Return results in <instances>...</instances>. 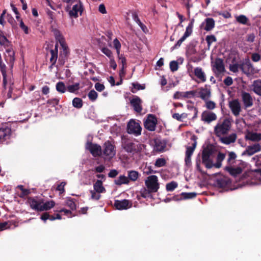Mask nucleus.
Listing matches in <instances>:
<instances>
[{"label": "nucleus", "mask_w": 261, "mask_h": 261, "mask_svg": "<svg viewBox=\"0 0 261 261\" xmlns=\"http://www.w3.org/2000/svg\"><path fill=\"white\" fill-rule=\"evenodd\" d=\"M0 70L3 75V84L5 86L7 83V67L4 63L0 65Z\"/></svg>", "instance_id": "33"}, {"label": "nucleus", "mask_w": 261, "mask_h": 261, "mask_svg": "<svg viewBox=\"0 0 261 261\" xmlns=\"http://www.w3.org/2000/svg\"><path fill=\"white\" fill-rule=\"evenodd\" d=\"M246 164L245 162L241 161L239 167H233L231 166H227L225 167V170L231 176L237 177L242 173L243 169L245 168Z\"/></svg>", "instance_id": "11"}, {"label": "nucleus", "mask_w": 261, "mask_h": 261, "mask_svg": "<svg viewBox=\"0 0 261 261\" xmlns=\"http://www.w3.org/2000/svg\"><path fill=\"white\" fill-rule=\"evenodd\" d=\"M154 150L160 152L164 151L165 148L166 146V142L164 140L156 138L154 139Z\"/></svg>", "instance_id": "23"}, {"label": "nucleus", "mask_w": 261, "mask_h": 261, "mask_svg": "<svg viewBox=\"0 0 261 261\" xmlns=\"http://www.w3.org/2000/svg\"><path fill=\"white\" fill-rule=\"evenodd\" d=\"M66 206H68L70 208V210L66 209V217L71 218L77 215L76 205L70 197L66 198Z\"/></svg>", "instance_id": "13"}, {"label": "nucleus", "mask_w": 261, "mask_h": 261, "mask_svg": "<svg viewBox=\"0 0 261 261\" xmlns=\"http://www.w3.org/2000/svg\"><path fill=\"white\" fill-rule=\"evenodd\" d=\"M231 122L228 118L219 121L214 127V132L218 138L228 134L231 128Z\"/></svg>", "instance_id": "2"}, {"label": "nucleus", "mask_w": 261, "mask_h": 261, "mask_svg": "<svg viewBox=\"0 0 261 261\" xmlns=\"http://www.w3.org/2000/svg\"><path fill=\"white\" fill-rule=\"evenodd\" d=\"M43 199L38 197H29L27 199V203L32 209L37 212L42 211V204Z\"/></svg>", "instance_id": "10"}, {"label": "nucleus", "mask_w": 261, "mask_h": 261, "mask_svg": "<svg viewBox=\"0 0 261 261\" xmlns=\"http://www.w3.org/2000/svg\"><path fill=\"white\" fill-rule=\"evenodd\" d=\"M166 164V161L164 158H158L156 160L154 165L157 167H162L165 166Z\"/></svg>", "instance_id": "50"}, {"label": "nucleus", "mask_w": 261, "mask_h": 261, "mask_svg": "<svg viewBox=\"0 0 261 261\" xmlns=\"http://www.w3.org/2000/svg\"><path fill=\"white\" fill-rule=\"evenodd\" d=\"M101 52L107 56L109 59L113 58L112 51L108 47H102L101 49Z\"/></svg>", "instance_id": "54"}, {"label": "nucleus", "mask_w": 261, "mask_h": 261, "mask_svg": "<svg viewBox=\"0 0 261 261\" xmlns=\"http://www.w3.org/2000/svg\"><path fill=\"white\" fill-rule=\"evenodd\" d=\"M118 58L119 60L120 61V63L122 64V67H125L126 65V59L125 57H124L123 55L120 54H117Z\"/></svg>", "instance_id": "62"}, {"label": "nucleus", "mask_w": 261, "mask_h": 261, "mask_svg": "<svg viewBox=\"0 0 261 261\" xmlns=\"http://www.w3.org/2000/svg\"><path fill=\"white\" fill-rule=\"evenodd\" d=\"M214 148L213 147L208 145L203 148L202 152V162L206 168L210 169L213 167L212 160L210 159L211 156L214 152Z\"/></svg>", "instance_id": "4"}, {"label": "nucleus", "mask_w": 261, "mask_h": 261, "mask_svg": "<svg viewBox=\"0 0 261 261\" xmlns=\"http://www.w3.org/2000/svg\"><path fill=\"white\" fill-rule=\"evenodd\" d=\"M261 149L259 144H254L252 145L248 146L246 150L243 152L242 155H248L251 156L255 153L259 151Z\"/></svg>", "instance_id": "21"}, {"label": "nucleus", "mask_w": 261, "mask_h": 261, "mask_svg": "<svg viewBox=\"0 0 261 261\" xmlns=\"http://www.w3.org/2000/svg\"><path fill=\"white\" fill-rule=\"evenodd\" d=\"M55 204V203L53 200L44 202V200H43L42 204V211H47L50 209L54 206Z\"/></svg>", "instance_id": "34"}, {"label": "nucleus", "mask_w": 261, "mask_h": 261, "mask_svg": "<svg viewBox=\"0 0 261 261\" xmlns=\"http://www.w3.org/2000/svg\"><path fill=\"white\" fill-rule=\"evenodd\" d=\"M139 176V173L135 170L128 171V179L135 181L137 180Z\"/></svg>", "instance_id": "39"}, {"label": "nucleus", "mask_w": 261, "mask_h": 261, "mask_svg": "<svg viewBox=\"0 0 261 261\" xmlns=\"http://www.w3.org/2000/svg\"><path fill=\"white\" fill-rule=\"evenodd\" d=\"M217 119V115L215 113L205 111L201 114V120L207 123Z\"/></svg>", "instance_id": "20"}, {"label": "nucleus", "mask_w": 261, "mask_h": 261, "mask_svg": "<svg viewBox=\"0 0 261 261\" xmlns=\"http://www.w3.org/2000/svg\"><path fill=\"white\" fill-rule=\"evenodd\" d=\"M214 67L216 69L219 73H221L225 71V67L223 60L220 58L215 60Z\"/></svg>", "instance_id": "27"}, {"label": "nucleus", "mask_w": 261, "mask_h": 261, "mask_svg": "<svg viewBox=\"0 0 261 261\" xmlns=\"http://www.w3.org/2000/svg\"><path fill=\"white\" fill-rule=\"evenodd\" d=\"M0 45L4 46L6 49L7 55H5V60L9 65L11 68H12L15 61V52L12 48L11 42L7 38L3 31L0 30Z\"/></svg>", "instance_id": "1"}, {"label": "nucleus", "mask_w": 261, "mask_h": 261, "mask_svg": "<svg viewBox=\"0 0 261 261\" xmlns=\"http://www.w3.org/2000/svg\"><path fill=\"white\" fill-rule=\"evenodd\" d=\"M52 32L54 33L57 42L60 43L63 51H65V42L64 38L61 35L60 31L56 29H53Z\"/></svg>", "instance_id": "24"}, {"label": "nucleus", "mask_w": 261, "mask_h": 261, "mask_svg": "<svg viewBox=\"0 0 261 261\" xmlns=\"http://www.w3.org/2000/svg\"><path fill=\"white\" fill-rule=\"evenodd\" d=\"M240 64H233L232 65H230L229 66V70L234 72L236 73L238 72L239 68H240Z\"/></svg>", "instance_id": "64"}, {"label": "nucleus", "mask_w": 261, "mask_h": 261, "mask_svg": "<svg viewBox=\"0 0 261 261\" xmlns=\"http://www.w3.org/2000/svg\"><path fill=\"white\" fill-rule=\"evenodd\" d=\"M252 86L254 93L261 96V80L254 81Z\"/></svg>", "instance_id": "32"}, {"label": "nucleus", "mask_w": 261, "mask_h": 261, "mask_svg": "<svg viewBox=\"0 0 261 261\" xmlns=\"http://www.w3.org/2000/svg\"><path fill=\"white\" fill-rule=\"evenodd\" d=\"M228 106L232 113L235 116L239 115L240 112L241 111V107L240 103L238 99H233L232 100L230 101L229 102Z\"/></svg>", "instance_id": "17"}, {"label": "nucleus", "mask_w": 261, "mask_h": 261, "mask_svg": "<svg viewBox=\"0 0 261 261\" xmlns=\"http://www.w3.org/2000/svg\"><path fill=\"white\" fill-rule=\"evenodd\" d=\"M240 69L246 75H250L254 72L253 66L248 58L245 59L240 63Z\"/></svg>", "instance_id": "12"}, {"label": "nucleus", "mask_w": 261, "mask_h": 261, "mask_svg": "<svg viewBox=\"0 0 261 261\" xmlns=\"http://www.w3.org/2000/svg\"><path fill=\"white\" fill-rule=\"evenodd\" d=\"M205 25L204 28V30L206 31H210L215 27V20L212 18H206L205 19Z\"/></svg>", "instance_id": "29"}, {"label": "nucleus", "mask_w": 261, "mask_h": 261, "mask_svg": "<svg viewBox=\"0 0 261 261\" xmlns=\"http://www.w3.org/2000/svg\"><path fill=\"white\" fill-rule=\"evenodd\" d=\"M94 190L97 193H101L106 191L102 185V182L100 180H97L93 185Z\"/></svg>", "instance_id": "31"}, {"label": "nucleus", "mask_w": 261, "mask_h": 261, "mask_svg": "<svg viewBox=\"0 0 261 261\" xmlns=\"http://www.w3.org/2000/svg\"><path fill=\"white\" fill-rule=\"evenodd\" d=\"M178 186V184L176 181H172L167 183L166 185V189L167 191L172 192L174 191Z\"/></svg>", "instance_id": "42"}, {"label": "nucleus", "mask_w": 261, "mask_h": 261, "mask_svg": "<svg viewBox=\"0 0 261 261\" xmlns=\"http://www.w3.org/2000/svg\"><path fill=\"white\" fill-rule=\"evenodd\" d=\"M196 90L184 92V98H190L194 97L196 93Z\"/></svg>", "instance_id": "56"}, {"label": "nucleus", "mask_w": 261, "mask_h": 261, "mask_svg": "<svg viewBox=\"0 0 261 261\" xmlns=\"http://www.w3.org/2000/svg\"><path fill=\"white\" fill-rule=\"evenodd\" d=\"M102 154L106 159L111 160L116 154V147L114 140L106 141L102 145Z\"/></svg>", "instance_id": "3"}, {"label": "nucleus", "mask_w": 261, "mask_h": 261, "mask_svg": "<svg viewBox=\"0 0 261 261\" xmlns=\"http://www.w3.org/2000/svg\"><path fill=\"white\" fill-rule=\"evenodd\" d=\"M88 96L91 101H94L97 98L98 94L94 90H91L88 94Z\"/></svg>", "instance_id": "48"}, {"label": "nucleus", "mask_w": 261, "mask_h": 261, "mask_svg": "<svg viewBox=\"0 0 261 261\" xmlns=\"http://www.w3.org/2000/svg\"><path fill=\"white\" fill-rule=\"evenodd\" d=\"M205 40L207 44V46L209 47L213 42L217 41V39L215 36L211 35L207 36L205 38Z\"/></svg>", "instance_id": "49"}, {"label": "nucleus", "mask_w": 261, "mask_h": 261, "mask_svg": "<svg viewBox=\"0 0 261 261\" xmlns=\"http://www.w3.org/2000/svg\"><path fill=\"white\" fill-rule=\"evenodd\" d=\"M142 128L139 122L131 119L127 123V132L129 134H134L136 136L141 135Z\"/></svg>", "instance_id": "7"}, {"label": "nucleus", "mask_w": 261, "mask_h": 261, "mask_svg": "<svg viewBox=\"0 0 261 261\" xmlns=\"http://www.w3.org/2000/svg\"><path fill=\"white\" fill-rule=\"evenodd\" d=\"M251 60L254 62H257L261 59V56L257 53H252L251 57Z\"/></svg>", "instance_id": "63"}, {"label": "nucleus", "mask_w": 261, "mask_h": 261, "mask_svg": "<svg viewBox=\"0 0 261 261\" xmlns=\"http://www.w3.org/2000/svg\"><path fill=\"white\" fill-rule=\"evenodd\" d=\"M145 184L147 189L152 192H156L159 188L160 185L158 182V178L156 175H150L148 176L145 181Z\"/></svg>", "instance_id": "6"}, {"label": "nucleus", "mask_w": 261, "mask_h": 261, "mask_svg": "<svg viewBox=\"0 0 261 261\" xmlns=\"http://www.w3.org/2000/svg\"><path fill=\"white\" fill-rule=\"evenodd\" d=\"M40 218L44 221H46L47 219H49L51 221L55 220L54 216L50 215L48 213L46 212L43 213L41 215Z\"/></svg>", "instance_id": "52"}, {"label": "nucleus", "mask_w": 261, "mask_h": 261, "mask_svg": "<svg viewBox=\"0 0 261 261\" xmlns=\"http://www.w3.org/2000/svg\"><path fill=\"white\" fill-rule=\"evenodd\" d=\"M72 106L77 109H80L83 107V102L81 98L75 97L72 100Z\"/></svg>", "instance_id": "40"}, {"label": "nucleus", "mask_w": 261, "mask_h": 261, "mask_svg": "<svg viewBox=\"0 0 261 261\" xmlns=\"http://www.w3.org/2000/svg\"><path fill=\"white\" fill-rule=\"evenodd\" d=\"M130 103L136 112L140 113L142 112V100L139 97L135 96L130 100Z\"/></svg>", "instance_id": "18"}, {"label": "nucleus", "mask_w": 261, "mask_h": 261, "mask_svg": "<svg viewBox=\"0 0 261 261\" xmlns=\"http://www.w3.org/2000/svg\"><path fill=\"white\" fill-rule=\"evenodd\" d=\"M170 69L171 71L174 72L178 69V63L176 61H172L170 63Z\"/></svg>", "instance_id": "60"}, {"label": "nucleus", "mask_w": 261, "mask_h": 261, "mask_svg": "<svg viewBox=\"0 0 261 261\" xmlns=\"http://www.w3.org/2000/svg\"><path fill=\"white\" fill-rule=\"evenodd\" d=\"M181 195L182 196L183 199H192L195 198L196 196L197 193L195 192H182L181 193Z\"/></svg>", "instance_id": "47"}, {"label": "nucleus", "mask_w": 261, "mask_h": 261, "mask_svg": "<svg viewBox=\"0 0 261 261\" xmlns=\"http://www.w3.org/2000/svg\"><path fill=\"white\" fill-rule=\"evenodd\" d=\"M85 147L94 157H98L102 155V147L97 144L88 141L86 143Z\"/></svg>", "instance_id": "8"}, {"label": "nucleus", "mask_w": 261, "mask_h": 261, "mask_svg": "<svg viewBox=\"0 0 261 261\" xmlns=\"http://www.w3.org/2000/svg\"><path fill=\"white\" fill-rule=\"evenodd\" d=\"M237 158V155L234 152H229L228 158L227 159V163L229 165H231L234 163V160Z\"/></svg>", "instance_id": "45"}, {"label": "nucleus", "mask_w": 261, "mask_h": 261, "mask_svg": "<svg viewBox=\"0 0 261 261\" xmlns=\"http://www.w3.org/2000/svg\"><path fill=\"white\" fill-rule=\"evenodd\" d=\"M230 184V179L225 176L217 179L215 183V186L219 188H227Z\"/></svg>", "instance_id": "22"}, {"label": "nucleus", "mask_w": 261, "mask_h": 261, "mask_svg": "<svg viewBox=\"0 0 261 261\" xmlns=\"http://www.w3.org/2000/svg\"><path fill=\"white\" fill-rule=\"evenodd\" d=\"M134 20L137 23V24L141 27L142 30L144 31V29H146V26L141 21L137 14L134 13L133 14Z\"/></svg>", "instance_id": "46"}, {"label": "nucleus", "mask_w": 261, "mask_h": 261, "mask_svg": "<svg viewBox=\"0 0 261 261\" xmlns=\"http://www.w3.org/2000/svg\"><path fill=\"white\" fill-rule=\"evenodd\" d=\"M80 89V84L76 83L73 85H68L66 86V91L70 93H75Z\"/></svg>", "instance_id": "36"}, {"label": "nucleus", "mask_w": 261, "mask_h": 261, "mask_svg": "<svg viewBox=\"0 0 261 261\" xmlns=\"http://www.w3.org/2000/svg\"><path fill=\"white\" fill-rule=\"evenodd\" d=\"M133 88L131 89L132 93H136L137 91L140 90H144L145 88V85H141L138 83H133L132 84Z\"/></svg>", "instance_id": "38"}, {"label": "nucleus", "mask_w": 261, "mask_h": 261, "mask_svg": "<svg viewBox=\"0 0 261 261\" xmlns=\"http://www.w3.org/2000/svg\"><path fill=\"white\" fill-rule=\"evenodd\" d=\"M196 146V142H195L192 144L191 146H189L187 147L186 151V156H188L191 157L194 151Z\"/></svg>", "instance_id": "43"}, {"label": "nucleus", "mask_w": 261, "mask_h": 261, "mask_svg": "<svg viewBox=\"0 0 261 261\" xmlns=\"http://www.w3.org/2000/svg\"><path fill=\"white\" fill-rule=\"evenodd\" d=\"M237 139V135L235 133L231 134L228 136L221 137L219 140L222 143L226 145L230 144L231 143H234Z\"/></svg>", "instance_id": "25"}, {"label": "nucleus", "mask_w": 261, "mask_h": 261, "mask_svg": "<svg viewBox=\"0 0 261 261\" xmlns=\"http://www.w3.org/2000/svg\"><path fill=\"white\" fill-rule=\"evenodd\" d=\"M114 47L116 50L117 54H119L121 45L118 39L115 38L113 40Z\"/></svg>", "instance_id": "57"}, {"label": "nucleus", "mask_w": 261, "mask_h": 261, "mask_svg": "<svg viewBox=\"0 0 261 261\" xmlns=\"http://www.w3.org/2000/svg\"><path fill=\"white\" fill-rule=\"evenodd\" d=\"M157 122L156 116L149 114L144 122V127L149 131H154L155 129Z\"/></svg>", "instance_id": "9"}, {"label": "nucleus", "mask_w": 261, "mask_h": 261, "mask_svg": "<svg viewBox=\"0 0 261 261\" xmlns=\"http://www.w3.org/2000/svg\"><path fill=\"white\" fill-rule=\"evenodd\" d=\"M65 186V182H62L60 184L58 185L56 187H54L55 190L58 191L59 194H62L64 191V186Z\"/></svg>", "instance_id": "59"}, {"label": "nucleus", "mask_w": 261, "mask_h": 261, "mask_svg": "<svg viewBox=\"0 0 261 261\" xmlns=\"http://www.w3.org/2000/svg\"><path fill=\"white\" fill-rule=\"evenodd\" d=\"M69 6L66 7V11H68V15L71 19L77 18L79 15L82 16L84 8L81 1L74 4L72 8L68 11Z\"/></svg>", "instance_id": "5"}, {"label": "nucleus", "mask_w": 261, "mask_h": 261, "mask_svg": "<svg viewBox=\"0 0 261 261\" xmlns=\"http://www.w3.org/2000/svg\"><path fill=\"white\" fill-rule=\"evenodd\" d=\"M205 107L208 110H213L216 108V103L211 100H205Z\"/></svg>", "instance_id": "61"}, {"label": "nucleus", "mask_w": 261, "mask_h": 261, "mask_svg": "<svg viewBox=\"0 0 261 261\" xmlns=\"http://www.w3.org/2000/svg\"><path fill=\"white\" fill-rule=\"evenodd\" d=\"M114 206L117 210H127L132 206V202L127 199L122 200H115L114 203Z\"/></svg>", "instance_id": "15"}, {"label": "nucleus", "mask_w": 261, "mask_h": 261, "mask_svg": "<svg viewBox=\"0 0 261 261\" xmlns=\"http://www.w3.org/2000/svg\"><path fill=\"white\" fill-rule=\"evenodd\" d=\"M194 73L196 77L200 80L201 82H205L206 81V76L202 68L199 67H196L194 70Z\"/></svg>", "instance_id": "26"}, {"label": "nucleus", "mask_w": 261, "mask_h": 261, "mask_svg": "<svg viewBox=\"0 0 261 261\" xmlns=\"http://www.w3.org/2000/svg\"><path fill=\"white\" fill-rule=\"evenodd\" d=\"M193 19L188 24V25L186 28V32H185L183 36L185 38H187L191 35L192 33V29L193 27Z\"/></svg>", "instance_id": "41"}, {"label": "nucleus", "mask_w": 261, "mask_h": 261, "mask_svg": "<svg viewBox=\"0 0 261 261\" xmlns=\"http://www.w3.org/2000/svg\"><path fill=\"white\" fill-rule=\"evenodd\" d=\"M187 108L189 111L193 112L194 115H193V116L192 117V119H195V118H196L197 117V114H198L197 108H196L193 105H188L187 106Z\"/></svg>", "instance_id": "53"}, {"label": "nucleus", "mask_w": 261, "mask_h": 261, "mask_svg": "<svg viewBox=\"0 0 261 261\" xmlns=\"http://www.w3.org/2000/svg\"><path fill=\"white\" fill-rule=\"evenodd\" d=\"M152 193L149 189L144 188L140 191L141 196L144 198H148L151 196V193Z\"/></svg>", "instance_id": "51"}, {"label": "nucleus", "mask_w": 261, "mask_h": 261, "mask_svg": "<svg viewBox=\"0 0 261 261\" xmlns=\"http://www.w3.org/2000/svg\"><path fill=\"white\" fill-rule=\"evenodd\" d=\"M7 19L8 22L11 24L13 28L14 29L16 28V21L11 14H7Z\"/></svg>", "instance_id": "58"}, {"label": "nucleus", "mask_w": 261, "mask_h": 261, "mask_svg": "<svg viewBox=\"0 0 261 261\" xmlns=\"http://www.w3.org/2000/svg\"><path fill=\"white\" fill-rule=\"evenodd\" d=\"M56 89L58 91L64 93L65 92V85L63 82H58L56 85Z\"/></svg>", "instance_id": "55"}, {"label": "nucleus", "mask_w": 261, "mask_h": 261, "mask_svg": "<svg viewBox=\"0 0 261 261\" xmlns=\"http://www.w3.org/2000/svg\"><path fill=\"white\" fill-rule=\"evenodd\" d=\"M51 57L50 58V62L51 63V66L55 65L56 63L57 59L58 58V44L57 43L55 45L54 49H51L50 51Z\"/></svg>", "instance_id": "30"}, {"label": "nucleus", "mask_w": 261, "mask_h": 261, "mask_svg": "<svg viewBox=\"0 0 261 261\" xmlns=\"http://www.w3.org/2000/svg\"><path fill=\"white\" fill-rule=\"evenodd\" d=\"M125 149L129 152H132L136 150L135 145L133 142H127L125 144Z\"/></svg>", "instance_id": "44"}, {"label": "nucleus", "mask_w": 261, "mask_h": 261, "mask_svg": "<svg viewBox=\"0 0 261 261\" xmlns=\"http://www.w3.org/2000/svg\"><path fill=\"white\" fill-rule=\"evenodd\" d=\"M128 182V178L124 175H120L118 179L115 180V184L119 186L122 184H127Z\"/></svg>", "instance_id": "37"}, {"label": "nucleus", "mask_w": 261, "mask_h": 261, "mask_svg": "<svg viewBox=\"0 0 261 261\" xmlns=\"http://www.w3.org/2000/svg\"><path fill=\"white\" fill-rule=\"evenodd\" d=\"M242 100L245 109L251 107L253 105V99L251 94L245 91L241 92Z\"/></svg>", "instance_id": "16"}, {"label": "nucleus", "mask_w": 261, "mask_h": 261, "mask_svg": "<svg viewBox=\"0 0 261 261\" xmlns=\"http://www.w3.org/2000/svg\"><path fill=\"white\" fill-rule=\"evenodd\" d=\"M236 20L238 22L244 25H250L248 18L244 15H240L236 17Z\"/></svg>", "instance_id": "35"}, {"label": "nucleus", "mask_w": 261, "mask_h": 261, "mask_svg": "<svg viewBox=\"0 0 261 261\" xmlns=\"http://www.w3.org/2000/svg\"><path fill=\"white\" fill-rule=\"evenodd\" d=\"M246 140H250L252 141H259L261 140V134L249 132L245 136Z\"/></svg>", "instance_id": "28"}, {"label": "nucleus", "mask_w": 261, "mask_h": 261, "mask_svg": "<svg viewBox=\"0 0 261 261\" xmlns=\"http://www.w3.org/2000/svg\"><path fill=\"white\" fill-rule=\"evenodd\" d=\"M12 130L9 126H3L0 128V143L9 140L11 136Z\"/></svg>", "instance_id": "14"}, {"label": "nucleus", "mask_w": 261, "mask_h": 261, "mask_svg": "<svg viewBox=\"0 0 261 261\" xmlns=\"http://www.w3.org/2000/svg\"><path fill=\"white\" fill-rule=\"evenodd\" d=\"M198 94V97L203 100H207L211 96V89L208 88L207 85H205L204 87L199 89Z\"/></svg>", "instance_id": "19"}]
</instances>
